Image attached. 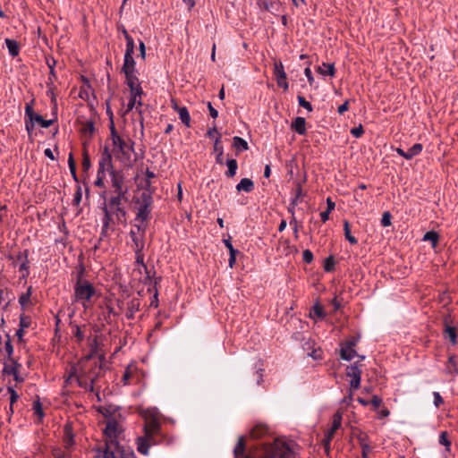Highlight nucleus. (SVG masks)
I'll list each match as a JSON object with an SVG mask.
<instances>
[{
  "instance_id": "nucleus-1",
  "label": "nucleus",
  "mask_w": 458,
  "mask_h": 458,
  "mask_svg": "<svg viewBox=\"0 0 458 458\" xmlns=\"http://www.w3.org/2000/svg\"><path fill=\"white\" fill-rule=\"evenodd\" d=\"M233 458H294V453L290 445L281 438L258 444L247 453L246 439L242 436L233 448Z\"/></svg>"
},
{
  "instance_id": "nucleus-2",
  "label": "nucleus",
  "mask_w": 458,
  "mask_h": 458,
  "mask_svg": "<svg viewBox=\"0 0 458 458\" xmlns=\"http://www.w3.org/2000/svg\"><path fill=\"white\" fill-rule=\"evenodd\" d=\"M103 373L101 360H92L90 356H87L79 362L78 367L72 369L67 382L74 379L81 387L93 392L96 382Z\"/></svg>"
},
{
  "instance_id": "nucleus-3",
  "label": "nucleus",
  "mask_w": 458,
  "mask_h": 458,
  "mask_svg": "<svg viewBox=\"0 0 458 458\" xmlns=\"http://www.w3.org/2000/svg\"><path fill=\"white\" fill-rule=\"evenodd\" d=\"M144 419V435L137 438L138 451L147 455L152 445L157 444V437L161 435V423L158 412L155 409H148L142 412Z\"/></svg>"
},
{
  "instance_id": "nucleus-4",
  "label": "nucleus",
  "mask_w": 458,
  "mask_h": 458,
  "mask_svg": "<svg viewBox=\"0 0 458 458\" xmlns=\"http://www.w3.org/2000/svg\"><path fill=\"white\" fill-rule=\"evenodd\" d=\"M74 293L76 301L81 302L85 309L91 302V298L96 294L94 286L87 280L79 277L74 285Z\"/></svg>"
},
{
  "instance_id": "nucleus-5",
  "label": "nucleus",
  "mask_w": 458,
  "mask_h": 458,
  "mask_svg": "<svg viewBox=\"0 0 458 458\" xmlns=\"http://www.w3.org/2000/svg\"><path fill=\"white\" fill-rule=\"evenodd\" d=\"M113 152L115 157L124 165H131V153L134 151L133 142H127L124 139L113 144Z\"/></svg>"
},
{
  "instance_id": "nucleus-6",
  "label": "nucleus",
  "mask_w": 458,
  "mask_h": 458,
  "mask_svg": "<svg viewBox=\"0 0 458 458\" xmlns=\"http://www.w3.org/2000/svg\"><path fill=\"white\" fill-rule=\"evenodd\" d=\"M137 203L139 204V208L135 220L140 221V224H144L150 219L151 207L153 203L151 194L148 191H143L139 197Z\"/></svg>"
},
{
  "instance_id": "nucleus-7",
  "label": "nucleus",
  "mask_w": 458,
  "mask_h": 458,
  "mask_svg": "<svg viewBox=\"0 0 458 458\" xmlns=\"http://www.w3.org/2000/svg\"><path fill=\"white\" fill-rule=\"evenodd\" d=\"M133 452L124 450L116 440L106 441L103 458H132Z\"/></svg>"
},
{
  "instance_id": "nucleus-8",
  "label": "nucleus",
  "mask_w": 458,
  "mask_h": 458,
  "mask_svg": "<svg viewBox=\"0 0 458 458\" xmlns=\"http://www.w3.org/2000/svg\"><path fill=\"white\" fill-rule=\"evenodd\" d=\"M9 259H13V265L15 267L17 266V262L21 261V264L19 265V272L21 274L20 279L23 280L26 279L30 275V267H29V250H24L23 251H19L14 258L10 255Z\"/></svg>"
},
{
  "instance_id": "nucleus-9",
  "label": "nucleus",
  "mask_w": 458,
  "mask_h": 458,
  "mask_svg": "<svg viewBox=\"0 0 458 458\" xmlns=\"http://www.w3.org/2000/svg\"><path fill=\"white\" fill-rule=\"evenodd\" d=\"M109 174L111 176L113 193L129 192V187L125 184V176L122 171L112 170V173Z\"/></svg>"
},
{
  "instance_id": "nucleus-10",
  "label": "nucleus",
  "mask_w": 458,
  "mask_h": 458,
  "mask_svg": "<svg viewBox=\"0 0 458 458\" xmlns=\"http://www.w3.org/2000/svg\"><path fill=\"white\" fill-rule=\"evenodd\" d=\"M342 425V413L337 411L333 416V422L330 430L327 433L326 437L323 440V446L327 454L330 451V443L334 437V435Z\"/></svg>"
},
{
  "instance_id": "nucleus-11",
  "label": "nucleus",
  "mask_w": 458,
  "mask_h": 458,
  "mask_svg": "<svg viewBox=\"0 0 458 458\" xmlns=\"http://www.w3.org/2000/svg\"><path fill=\"white\" fill-rule=\"evenodd\" d=\"M144 249V241L142 239H134V251L136 254V263L142 266L147 276L144 284H147L148 281H151L150 271H148L147 265L144 263V255L142 250Z\"/></svg>"
},
{
  "instance_id": "nucleus-12",
  "label": "nucleus",
  "mask_w": 458,
  "mask_h": 458,
  "mask_svg": "<svg viewBox=\"0 0 458 458\" xmlns=\"http://www.w3.org/2000/svg\"><path fill=\"white\" fill-rule=\"evenodd\" d=\"M273 72L274 75L276 76L277 85L280 88H283L284 90H287L289 88V84L287 82V75L284 72V68L282 62H275Z\"/></svg>"
},
{
  "instance_id": "nucleus-13",
  "label": "nucleus",
  "mask_w": 458,
  "mask_h": 458,
  "mask_svg": "<svg viewBox=\"0 0 458 458\" xmlns=\"http://www.w3.org/2000/svg\"><path fill=\"white\" fill-rule=\"evenodd\" d=\"M347 376L352 377L350 386L351 389L356 390L360 386L361 379V370L358 368L357 363L348 367L347 369Z\"/></svg>"
},
{
  "instance_id": "nucleus-14",
  "label": "nucleus",
  "mask_w": 458,
  "mask_h": 458,
  "mask_svg": "<svg viewBox=\"0 0 458 458\" xmlns=\"http://www.w3.org/2000/svg\"><path fill=\"white\" fill-rule=\"evenodd\" d=\"M98 167L102 169H106L109 174L112 173V170H114L113 165L112 155L107 147H105L101 153V157L98 161Z\"/></svg>"
},
{
  "instance_id": "nucleus-15",
  "label": "nucleus",
  "mask_w": 458,
  "mask_h": 458,
  "mask_svg": "<svg viewBox=\"0 0 458 458\" xmlns=\"http://www.w3.org/2000/svg\"><path fill=\"white\" fill-rule=\"evenodd\" d=\"M35 123H39L43 128H48L52 125L53 120H45L40 114H37L31 121H25V127L29 134L33 130Z\"/></svg>"
},
{
  "instance_id": "nucleus-16",
  "label": "nucleus",
  "mask_w": 458,
  "mask_h": 458,
  "mask_svg": "<svg viewBox=\"0 0 458 458\" xmlns=\"http://www.w3.org/2000/svg\"><path fill=\"white\" fill-rule=\"evenodd\" d=\"M128 201V192L123 193H114V195L109 199L108 201V209L114 208L116 207H121L123 202Z\"/></svg>"
},
{
  "instance_id": "nucleus-17",
  "label": "nucleus",
  "mask_w": 458,
  "mask_h": 458,
  "mask_svg": "<svg viewBox=\"0 0 458 458\" xmlns=\"http://www.w3.org/2000/svg\"><path fill=\"white\" fill-rule=\"evenodd\" d=\"M64 445L66 449H70L74 444V435L72 433V426L65 424L64 428Z\"/></svg>"
},
{
  "instance_id": "nucleus-18",
  "label": "nucleus",
  "mask_w": 458,
  "mask_h": 458,
  "mask_svg": "<svg viewBox=\"0 0 458 458\" xmlns=\"http://www.w3.org/2000/svg\"><path fill=\"white\" fill-rule=\"evenodd\" d=\"M291 128L294 130L298 134L304 135L306 133V121L303 117H296L292 124Z\"/></svg>"
},
{
  "instance_id": "nucleus-19",
  "label": "nucleus",
  "mask_w": 458,
  "mask_h": 458,
  "mask_svg": "<svg viewBox=\"0 0 458 458\" xmlns=\"http://www.w3.org/2000/svg\"><path fill=\"white\" fill-rule=\"evenodd\" d=\"M71 327H72V333L73 336L76 338L77 343L81 344L85 338V331L87 329V326L86 325L78 326V325L71 324Z\"/></svg>"
},
{
  "instance_id": "nucleus-20",
  "label": "nucleus",
  "mask_w": 458,
  "mask_h": 458,
  "mask_svg": "<svg viewBox=\"0 0 458 458\" xmlns=\"http://www.w3.org/2000/svg\"><path fill=\"white\" fill-rule=\"evenodd\" d=\"M254 190V182L252 180L249 178H243L240 181V182L236 185V191L241 192L244 191L247 193L251 192Z\"/></svg>"
},
{
  "instance_id": "nucleus-21",
  "label": "nucleus",
  "mask_w": 458,
  "mask_h": 458,
  "mask_svg": "<svg viewBox=\"0 0 458 458\" xmlns=\"http://www.w3.org/2000/svg\"><path fill=\"white\" fill-rule=\"evenodd\" d=\"M135 228H136V230L132 229L130 232V236H131L132 243H133V245H132L133 248H134V239H142L143 240V236H144L146 229H147V225H145V224L136 225Z\"/></svg>"
},
{
  "instance_id": "nucleus-22",
  "label": "nucleus",
  "mask_w": 458,
  "mask_h": 458,
  "mask_svg": "<svg viewBox=\"0 0 458 458\" xmlns=\"http://www.w3.org/2000/svg\"><path fill=\"white\" fill-rule=\"evenodd\" d=\"M140 308V301L139 299H132L130 302H128L126 318L128 319H132L134 318L135 312L139 311Z\"/></svg>"
},
{
  "instance_id": "nucleus-23",
  "label": "nucleus",
  "mask_w": 458,
  "mask_h": 458,
  "mask_svg": "<svg viewBox=\"0 0 458 458\" xmlns=\"http://www.w3.org/2000/svg\"><path fill=\"white\" fill-rule=\"evenodd\" d=\"M10 363L4 362L3 372L7 375H14L18 372L21 364L14 359L7 360Z\"/></svg>"
},
{
  "instance_id": "nucleus-24",
  "label": "nucleus",
  "mask_w": 458,
  "mask_h": 458,
  "mask_svg": "<svg viewBox=\"0 0 458 458\" xmlns=\"http://www.w3.org/2000/svg\"><path fill=\"white\" fill-rule=\"evenodd\" d=\"M340 356L344 360H351L355 356H358L354 347L347 348L346 345L341 344Z\"/></svg>"
},
{
  "instance_id": "nucleus-25",
  "label": "nucleus",
  "mask_w": 458,
  "mask_h": 458,
  "mask_svg": "<svg viewBox=\"0 0 458 458\" xmlns=\"http://www.w3.org/2000/svg\"><path fill=\"white\" fill-rule=\"evenodd\" d=\"M5 45L11 56L15 57L20 53V46L16 40L6 38Z\"/></svg>"
},
{
  "instance_id": "nucleus-26",
  "label": "nucleus",
  "mask_w": 458,
  "mask_h": 458,
  "mask_svg": "<svg viewBox=\"0 0 458 458\" xmlns=\"http://www.w3.org/2000/svg\"><path fill=\"white\" fill-rule=\"evenodd\" d=\"M174 108L177 110L179 118L181 119L182 123H184L187 127H190L191 116L188 109L185 106L178 107L177 106H175Z\"/></svg>"
},
{
  "instance_id": "nucleus-27",
  "label": "nucleus",
  "mask_w": 458,
  "mask_h": 458,
  "mask_svg": "<svg viewBox=\"0 0 458 458\" xmlns=\"http://www.w3.org/2000/svg\"><path fill=\"white\" fill-rule=\"evenodd\" d=\"M317 72L321 75L334 76L335 73V68L333 64L323 63L322 65L317 68Z\"/></svg>"
},
{
  "instance_id": "nucleus-28",
  "label": "nucleus",
  "mask_w": 458,
  "mask_h": 458,
  "mask_svg": "<svg viewBox=\"0 0 458 458\" xmlns=\"http://www.w3.org/2000/svg\"><path fill=\"white\" fill-rule=\"evenodd\" d=\"M267 433V428L264 425L259 424L255 426L250 431V437L258 439L262 437Z\"/></svg>"
},
{
  "instance_id": "nucleus-29",
  "label": "nucleus",
  "mask_w": 458,
  "mask_h": 458,
  "mask_svg": "<svg viewBox=\"0 0 458 458\" xmlns=\"http://www.w3.org/2000/svg\"><path fill=\"white\" fill-rule=\"evenodd\" d=\"M136 63H135V60L133 58V56H124V62H123V65L122 67V72H136Z\"/></svg>"
},
{
  "instance_id": "nucleus-30",
  "label": "nucleus",
  "mask_w": 458,
  "mask_h": 458,
  "mask_svg": "<svg viewBox=\"0 0 458 458\" xmlns=\"http://www.w3.org/2000/svg\"><path fill=\"white\" fill-rule=\"evenodd\" d=\"M423 149V146L420 143H416L406 151V160H411L414 157L420 155Z\"/></svg>"
},
{
  "instance_id": "nucleus-31",
  "label": "nucleus",
  "mask_w": 458,
  "mask_h": 458,
  "mask_svg": "<svg viewBox=\"0 0 458 458\" xmlns=\"http://www.w3.org/2000/svg\"><path fill=\"white\" fill-rule=\"evenodd\" d=\"M126 78V84L129 88H132L134 86L140 85L139 79L137 77V71L136 72H123Z\"/></svg>"
},
{
  "instance_id": "nucleus-32",
  "label": "nucleus",
  "mask_w": 458,
  "mask_h": 458,
  "mask_svg": "<svg viewBox=\"0 0 458 458\" xmlns=\"http://www.w3.org/2000/svg\"><path fill=\"white\" fill-rule=\"evenodd\" d=\"M446 371L448 374L458 375V366L454 356H450L446 363Z\"/></svg>"
},
{
  "instance_id": "nucleus-33",
  "label": "nucleus",
  "mask_w": 458,
  "mask_h": 458,
  "mask_svg": "<svg viewBox=\"0 0 458 458\" xmlns=\"http://www.w3.org/2000/svg\"><path fill=\"white\" fill-rule=\"evenodd\" d=\"M233 146L237 151L248 149L247 141L239 136H235L233 138Z\"/></svg>"
},
{
  "instance_id": "nucleus-34",
  "label": "nucleus",
  "mask_w": 458,
  "mask_h": 458,
  "mask_svg": "<svg viewBox=\"0 0 458 458\" xmlns=\"http://www.w3.org/2000/svg\"><path fill=\"white\" fill-rule=\"evenodd\" d=\"M226 165L228 167V170L225 172V176L232 178L236 174V171L238 168V163L235 159H228L226 161Z\"/></svg>"
},
{
  "instance_id": "nucleus-35",
  "label": "nucleus",
  "mask_w": 458,
  "mask_h": 458,
  "mask_svg": "<svg viewBox=\"0 0 458 458\" xmlns=\"http://www.w3.org/2000/svg\"><path fill=\"white\" fill-rule=\"evenodd\" d=\"M32 294V287L30 286L26 293H23L19 298V303L21 304L22 310H25V307L30 302V297Z\"/></svg>"
},
{
  "instance_id": "nucleus-36",
  "label": "nucleus",
  "mask_w": 458,
  "mask_h": 458,
  "mask_svg": "<svg viewBox=\"0 0 458 458\" xmlns=\"http://www.w3.org/2000/svg\"><path fill=\"white\" fill-rule=\"evenodd\" d=\"M439 235L435 231H428L423 236V241L430 242L434 248L437 245Z\"/></svg>"
},
{
  "instance_id": "nucleus-37",
  "label": "nucleus",
  "mask_w": 458,
  "mask_h": 458,
  "mask_svg": "<svg viewBox=\"0 0 458 458\" xmlns=\"http://www.w3.org/2000/svg\"><path fill=\"white\" fill-rule=\"evenodd\" d=\"M327 210L323 211L321 214H320V216H321V220L325 223L327 222L328 219H329V214L332 210L335 209V202L331 199V198H327Z\"/></svg>"
},
{
  "instance_id": "nucleus-38",
  "label": "nucleus",
  "mask_w": 458,
  "mask_h": 458,
  "mask_svg": "<svg viewBox=\"0 0 458 458\" xmlns=\"http://www.w3.org/2000/svg\"><path fill=\"white\" fill-rule=\"evenodd\" d=\"M95 132V126L93 122L88 121L86 122L82 128H81V133L84 136H88L89 138H91Z\"/></svg>"
},
{
  "instance_id": "nucleus-39",
  "label": "nucleus",
  "mask_w": 458,
  "mask_h": 458,
  "mask_svg": "<svg viewBox=\"0 0 458 458\" xmlns=\"http://www.w3.org/2000/svg\"><path fill=\"white\" fill-rule=\"evenodd\" d=\"M33 411H34V414L38 417L37 423H40L44 417V411H43L42 404L38 399L34 401V403H33Z\"/></svg>"
},
{
  "instance_id": "nucleus-40",
  "label": "nucleus",
  "mask_w": 458,
  "mask_h": 458,
  "mask_svg": "<svg viewBox=\"0 0 458 458\" xmlns=\"http://www.w3.org/2000/svg\"><path fill=\"white\" fill-rule=\"evenodd\" d=\"M310 317L313 318L323 319L326 317V313L324 311L323 307L318 303L315 304L313 306Z\"/></svg>"
},
{
  "instance_id": "nucleus-41",
  "label": "nucleus",
  "mask_w": 458,
  "mask_h": 458,
  "mask_svg": "<svg viewBox=\"0 0 458 458\" xmlns=\"http://www.w3.org/2000/svg\"><path fill=\"white\" fill-rule=\"evenodd\" d=\"M116 432H117V426L115 423H108L106 425L105 433H106V437L110 438L108 441L115 440L114 438L116 437Z\"/></svg>"
},
{
  "instance_id": "nucleus-42",
  "label": "nucleus",
  "mask_w": 458,
  "mask_h": 458,
  "mask_svg": "<svg viewBox=\"0 0 458 458\" xmlns=\"http://www.w3.org/2000/svg\"><path fill=\"white\" fill-rule=\"evenodd\" d=\"M344 236H345L346 240L351 244H356L358 242L357 239L351 234L350 224L347 220L344 221Z\"/></svg>"
},
{
  "instance_id": "nucleus-43",
  "label": "nucleus",
  "mask_w": 458,
  "mask_h": 458,
  "mask_svg": "<svg viewBox=\"0 0 458 458\" xmlns=\"http://www.w3.org/2000/svg\"><path fill=\"white\" fill-rule=\"evenodd\" d=\"M161 281V277H157L154 279V281L152 282L151 281H148L149 282V288H148V292H152L153 290H155V294H154V298H155V301H151V305H154L157 307V284Z\"/></svg>"
},
{
  "instance_id": "nucleus-44",
  "label": "nucleus",
  "mask_w": 458,
  "mask_h": 458,
  "mask_svg": "<svg viewBox=\"0 0 458 458\" xmlns=\"http://www.w3.org/2000/svg\"><path fill=\"white\" fill-rule=\"evenodd\" d=\"M161 281V277H157L154 279V281L152 282L151 281H148L149 282V288H148V292H152L153 290H155V294H154V298H155V301H151V305H154L157 307V284Z\"/></svg>"
},
{
  "instance_id": "nucleus-45",
  "label": "nucleus",
  "mask_w": 458,
  "mask_h": 458,
  "mask_svg": "<svg viewBox=\"0 0 458 458\" xmlns=\"http://www.w3.org/2000/svg\"><path fill=\"white\" fill-rule=\"evenodd\" d=\"M142 106L141 100H137L135 98H130L127 111L132 110L134 107L139 114H141L140 106Z\"/></svg>"
},
{
  "instance_id": "nucleus-46",
  "label": "nucleus",
  "mask_w": 458,
  "mask_h": 458,
  "mask_svg": "<svg viewBox=\"0 0 458 458\" xmlns=\"http://www.w3.org/2000/svg\"><path fill=\"white\" fill-rule=\"evenodd\" d=\"M34 103V99L31 100L30 103H27L25 106V121H31L34 116L37 114L32 107V104Z\"/></svg>"
},
{
  "instance_id": "nucleus-47",
  "label": "nucleus",
  "mask_w": 458,
  "mask_h": 458,
  "mask_svg": "<svg viewBox=\"0 0 458 458\" xmlns=\"http://www.w3.org/2000/svg\"><path fill=\"white\" fill-rule=\"evenodd\" d=\"M445 333L446 336L450 339L452 344H454L456 343V336H457L455 327L446 326L445 328Z\"/></svg>"
},
{
  "instance_id": "nucleus-48",
  "label": "nucleus",
  "mask_w": 458,
  "mask_h": 458,
  "mask_svg": "<svg viewBox=\"0 0 458 458\" xmlns=\"http://www.w3.org/2000/svg\"><path fill=\"white\" fill-rule=\"evenodd\" d=\"M335 261L333 256L327 257L324 261V269L326 272H332L335 269Z\"/></svg>"
},
{
  "instance_id": "nucleus-49",
  "label": "nucleus",
  "mask_w": 458,
  "mask_h": 458,
  "mask_svg": "<svg viewBox=\"0 0 458 458\" xmlns=\"http://www.w3.org/2000/svg\"><path fill=\"white\" fill-rule=\"evenodd\" d=\"M30 324H31L30 317L25 315L24 313H21L20 315V321H19L20 327L24 328V329L29 328L30 327Z\"/></svg>"
},
{
  "instance_id": "nucleus-50",
  "label": "nucleus",
  "mask_w": 458,
  "mask_h": 458,
  "mask_svg": "<svg viewBox=\"0 0 458 458\" xmlns=\"http://www.w3.org/2000/svg\"><path fill=\"white\" fill-rule=\"evenodd\" d=\"M109 210L111 211L112 214L116 216V218L119 221L122 218H124L125 216H126V211H125V209H124V208L123 206L116 207V208H110Z\"/></svg>"
},
{
  "instance_id": "nucleus-51",
  "label": "nucleus",
  "mask_w": 458,
  "mask_h": 458,
  "mask_svg": "<svg viewBox=\"0 0 458 458\" xmlns=\"http://www.w3.org/2000/svg\"><path fill=\"white\" fill-rule=\"evenodd\" d=\"M109 210L111 211L112 214L116 216V218L119 221L122 218H124L125 216H126V211H125V209H124V208L123 206L116 207V208H110Z\"/></svg>"
},
{
  "instance_id": "nucleus-52",
  "label": "nucleus",
  "mask_w": 458,
  "mask_h": 458,
  "mask_svg": "<svg viewBox=\"0 0 458 458\" xmlns=\"http://www.w3.org/2000/svg\"><path fill=\"white\" fill-rule=\"evenodd\" d=\"M297 100L299 106L305 108L308 112H311L313 110L312 105L305 99L301 95L297 96Z\"/></svg>"
},
{
  "instance_id": "nucleus-53",
  "label": "nucleus",
  "mask_w": 458,
  "mask_h": 458,
  "mask_svg": "<svg viewBox=\"0 0 458 458\" xmlns=\"http://www.w3.org/2000/svg\"><path fill=\"white\" fill-rule=\"evenodd\" d=\"M134 47L135 45L133 38H128V40H126V49L124 56H133Z\"/></svg>"
},
{
  "instance_id": "nucleus-54",
  "label": "nucleus",
  "mask_w": 458,
  "mask_h": 458,
  "mask_svg": "<svg viewBox=\"0 0 458 458\" xmlns=\"http://www.w3.org/2000/svg\"><path fill=\"white\" fill-rule=\"evenodd\" d=\"M110 135H111V140L113 141V144L117 142L118 140H122L123 138L118 134L116 129H115V126H114V121H112L110 123Z\"/></svg>"
},
{
  "instance_id": "nucleus-55",
  "label": "nucleus",
  "mask_w": 458,
  "mask_h": 458,
  "mask_svg": "<svg viewBox=\"0 0 458 458\" xmlns=\"http://www.w3.org/2000/svg\"><path fill=\"white\" fill-rule=\"evenodd\" d=\"M83 158H82V169L83 171L87 172L91 164H90V159H89V154H88V151L86 149V148L84 147V150H83Z\"/></svg>"
},
{
  "instance_id": "nucleus-56",
  "label": "nucleus",
  "mask_w": 458,
  "mask_h": 458,
  "mask_svg": "<svg viewBox=\"0 0 458 458\" xmlns=\"http://www.w3.org/2000/svg\"><path fill=\"white\" fill-rule=\"evenodd\" d=\"M103 210H104V213H105V216L103 217V225H105V227H109V225H110V222L112 220V217H111V211L108 209L107 206H105L103 208Z\"/></svg>"
},
{
  "instance_id": "nucleus-57",
  "label": "nucleus",
  "mask_w": 458,
  "mask_h": 458,
  "mask_svg": "<svg viewBox=\"0 0 458 458\" xmlns=\"http://www.w3.org/2000/svg\"><path fill=\"white\" fill-rule=\"evenodd\" d=\"M391 218H392V216L388 211L384 212L382 215V218H381V225L384 227L390 226L391 225Z\"/></svg>"
},
{
  "instance_id": "nucleus-58",
  "label": "nucleus",
  "mask_w": 458,
  "mask_h": 458,
  "mask_svg": "<svg viewBox=\"0 0 458 458\" xmlns=\"http://www.w3.org/2000/svg\"><path fill=\"white\" fill-rule=\"evenodd\" d=\"M365 438H366V437H359V440H360V443L361 445V450H362L361 454H368L371 450L370 445L365 442Z\"/></svg>"
},
{
  "instance_id": "nucleus-59",
  "label": "nucleus",
  "mask_w": 458,
  "mask_h": 458,
  "mask_svg": "<svg viewBox=\"0 0 458 458\" xmlns=\"http://www.w3.org/2000/svg\"><path fill=\"white\" fill-rule=\"evenodd\" d=\"M8 393L10 394V404H12V406L14 405V403L18 401L19 399V394L11 386H9L8 388Z\"/></svg>"
},
{
  "instance_id": "nucleus-60",
  "label": "nucleus",
  "mask_w": 458,
  "mask_h": 458,
  "mask_svg": "<svg viewBox=\"0 0 458 458\" xmlns=\"http://www.w3.org/2000/svg\"><path fill=\"white\" fill-rule=\"evenodd\" d=\"M4 348H5V352H6V353H7V356H8V357H7V360H12V359H13V344H12V343H11V340H10V337H9V336H8L7 341L5 342V346H4Z\"/></svg>"
},
{
  "instance_id": "nucleus-61",
  "label": "nucleus",
  "mask_w": 458,
  "mask_h": 458,
  "mask_svg": "<svg viewBox=\"0 0 458 458\" xmlns=\"http://www.w3.org/2000/svg\"><path fill=\"white\" fill-rule=\"evenodd\" d=\"M302 195V188H301V183H298L297 184V187L295 189V196L294 198L293 199L292 202H291V206H296L297 205V202H298V199Z\"/></svg>"
},
{
  "instance_id": "nucleus-62",
  "label": "nucleus",
  "mask_w": 458,
  "mask_h": 458,
  "mask_svg": "<svg viewBox=\"0 0 458 458\" xmlns=\"http://www.w3.org/2000/svg\"><path fill=\"white\" fill-rule=\"evenodd\" d=\"M130 89H131V98H137L138 97L140 98L141 95L143 94V90H142L140 85L130 88Z\"/></svg>"
},
{
  "instance_id": "nucleus-63",
  "label": "nucleus",
  "mask_w": 458,
  "mask_h": 458,
  "mask_svg": "<svg viewBox=\"0 0 458 458\" xmlns=\"http://www.w3.org/2000/svg\"><path fill=\"white\" fill-rule=\"evenodd\" d=\"M439 444L446 446L447 448L451 445V442L447 438V432H441L439 436Z\"/></svg>"
},
{
  "instance_id": "nucleus-64",
  "label": "nucleus",
  "mask_w": 458,
  "mask_h": 458,
  "mask_svg": "<svg viewBox=\"0 0 458 458\" xmlns=\"http://www.w3.org/2000/svg\"><path fill=\"white\" fill-rule=\"evenodd\" d=\"M364 133V130L362 125H359L358 127H354L351 129V134L355 138H360Z\"/></svg>"
}]
</instances>
